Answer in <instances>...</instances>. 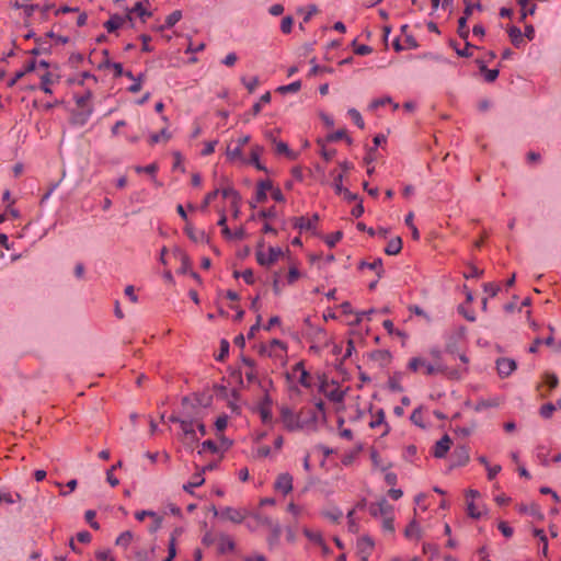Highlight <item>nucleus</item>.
<instances>
[{"label":"nucleus","mask_w":561,"mask_h":561,"mask_svg":"<svg viewBox=\"0 0 561 561\" xmlns=\"http://www.w3.org/2000/svg\"><path fill=\"white\" fill-rule=\"evenodd\" d=\"M276 348H279L282 352H286V346L285 344L279 341V340H272L271 343H270V346H262L261 348V352L262 353H266L267 355H272V353L276 350Z\"/></svg>","instance_id":"393cba45"},{"label":"nucleus","mask_w":561,"mask_h":561,"mask_svg":"<svg viewBox=\"0 0 561 561\" xmlns=\"http://www.w3.org/2000/svg\"><path fill=\"white\" fill-rule=\"evenodd\" d=\"M480 70H481L482 72H484V75H485V80H486L488 82H493V81H495V80H496V78L499 77V70H497V69H488V68L485 67V65H483L482 62H481V65H480Z\"/></svg>","instance_id":"c9c22d12"},{"label":"nucleus","mask_w":561,"mask_h":561,"mask_svg":"<svg viewBox=\"0 0 561 561\" xmlns=\"http://www.w3.org/2000/svg\"><path fill=\"white\" fill-rule=\"evenodd\" d=\"M270 102H271V93L266 92L261 96L260 101L252 106L253 115H257L262 110V105L267 104Z\"/></svg>","instance_id":"473e14b6"},{"label":"nucleus","mask_w":561,"mask_h":561,"mask_svg":"<svg viewBox=\"0 0 561 561\" xmlns=\"http://www.w3.org/2000/svg\"><path fill=\"white\" fill-rule=\"evenodd\" d=\"M318 220L319 216L317 214H314L311 218L301 216L295 219L294 226L300 230H312L314 229Z\"/></svg>","instance_id":"ddd939ff"},{"label":"nucleus","mask_w":561,"mask_h":561,"mask_svg":"<svg viewBox=\"0 0 561 561\" xmlns=\"http://www.w3.org/2000/svg\"><path fill=\"white\" fill-rule=\"evenodd\" d=\"M218 194H219V190H215V191H213V192L208 193V194L205 196V199H204V202H203V204H202V209H203V210H204V209H206V208L208 207V205L211 203V201H213L214 198H216V196H217Z\"/></svg>","instance_id":"69168bd1"},{"label":"nucleus","mask_w":561,"mask_h":561,"mask_svg":"<svg viewBox=\"0 0 561 561\" xmlns=\"http://www.w3.org/2000/svg\"><path fill=\"white\" fill-rule=\"evenodd\" d=\"M55 82L53 76L49 72H46L41 77V89L47 93H51L50 84Z\"/></svg>","instance_id":"bb28decb"},{"label":"nucleus","mask_w":561,"mask_h":561,"mask_svg":"<svg viewBox=\"0 0 561 561\" xmlns=\"http://www.w3.org/2000/svg\"><path fill=\"white\" fill-rule=\"evenodd\" d=\"M181 432L179 433V438L182 444L193 450L195 444L198 443L199 436L197 431L195 430V421L193 416H190L186 421H181Z\"/></svg>","instance_id":"f03ea898"},{"label":"nucleus","mask_w":561,"mask_h":561,"mask_svg":"<svg viewBox=\"0 0 561 561\" xmlns=\"http://www.w3.org/2000/svg\"><path fill=\"white\" fill-rule=\"evenodd\" d=\"M182 18V13L180 11H173L165 19L164 27H172L175 25Z\"/></svg>","instance_id":"e433bc0d"},{"label":"nucleus","mask_w":561,"mask_h":561,"mask_svg":"<svg viewBox=\"0 0 561 561\" xmlns=\"http://www.w3.org/2000/svg\"><path fill=\"white\" fill-rule=\"evenodd\" d=\"M279 414L280 421L287 431L296 432L305 427V422L301 421L300 415L296 414L289 407H280Z\"/></svg>","instance_id":"7ed1b4c3"},{"label":"nucleus","mask_w":561,"mask_h":561,"mask_svg":"<svg viewBox=\"0 0 561 561\" xmlns=\"http://www.w3.org/2000/svg\"><path fill=\"white\" fill-rule=\"evenodd\" d=\"M382 528L385 531L392 533L394 530L392 513L382 517Z\"/></svg>","instance_id":"09e8293b"},{"label":"nucleus","mask_w":561,"mask_h":561,"mask_svg":"<svg viewBox=\"0 0 561 561\" xmlns=\"http://www.w3.org/2000/svg\"><path fill=\"white\" fill-rule=\"evenodd\" d=\"M180 530L179 529H175L173 531V534L171 535V538H170V541H169V547H168V556L172 559L175 558L176 556V546H175V535L179 534Z\"/></svg>","instance_id":"79ce46f5"},{"label":"nucleus","mask_w":561,"mask_h":561,"mask_svg":"<svg viewBox=\"0 0 561 561\" xmlns=\"http://www.w3.org/2000/svg\"><path fill=\"white\" fill-rule=\"evenodd\" d=\"M185 232L187 237L194 242H204L207 240V236L204 230H197L188 224L185 227Z\"/></svg>","instance_id":"a211bd4d"},{"label":"nucleus","mask_w":561,"mask_h":561,"mask_svg":"<svg viewBox=\"0 0 561 561\" xmlns=\"http://www.w3.org/2000/svg\"><path fill=\"white\" fill-rule=\"evenodd\" d=\"M392 511H393V507L385 499H381L377 503H373L369 505V513L374 517L382 518V517L391 514Z\"/></svg>","instance_id":"0eeeda50"},{"label":"nucleus","mask_w":561,"mask_h":561,"mask_svg":"<svg viewBox=\"0 0 561 561\" xmlns=\"http://www.w3.org/2000/svg\"><path fill=\"white\" fill-rule=\"evenodd\" d=\"M282 535V527L279 523L273 524L270 528V536L267 537V546L272 550L274 549Z\"/></svg>","instance_id":"dca6fc26"},{"label":"nucleus","mask_w":561,"mask_h":561,"mask_svg":"<svg viewBox=\"0 0 561 561\" xmlns=\"http://www.w3.org/2000/svg\"><path fill=\"white\" fill-rule=\"evenodd\" d=\"M224 198L230 199L231 207H237V204L240 202V196L237 191L232 187H226L221 191Z\"/></svg>","instance_id":"b1692460"},{"label":"nucleus","mask_w":561,"mask_h":561,"mask_svg":"<svg viewBox=\"0 0 561 561\" xmlns=\"http://www.w3.org/2000/svg\"><path fill=\"white\" fill-rule=\"evenodd\" d=\"M300 277V272L296 266H291L288 271L287 280L289 284H294Z\"/></svg>","instance_id":"13d9d810"},{"label":"nucleus","mask_w":561,"mask_h":561,"mask_svg":"<svg viewBox=\"0 0 561 561\" xmlns=\"http://www.w3.org/2000/svg\"><path fill=\"white\" fill-rule=\"evenodd\" d=\"M369 425H370L371 428H376V427H378L380 425H383L385 426V431H383L382 435L387 434L388 433V425L385 422V412L382 410H379L374 415V419L370 421Z\"/></svg>","instance_id":"4be33fe9"},{"label":"nucleus","mask_w":561,"mask_h":561,"mask_svg":"<svg viewBox=\"0 0 561 561\" xmlns=\"http://www.w3.org/2000/svg\"><path fill=\"white\" fill-rule=\"evenodd\" d=\"M354 513H355V510H352L347 513V519H348V529L352 533H357L358 531V526L354 519Z\"/></svg>","instance_id":"052dcab7"},{"label":"nucleus","mask_w":561,"mask_h":561,"mask_svg":"<svg viewBox=\"0 0 561 561\" xmlns=\"http://www.w3.org/2000/svg\"><path fill=\"white\" fill-rule=\"evenodd\" d=\"M284 255V252L280 248H268L267 252L264 251H257L256 252V260L260 265L268 266L276 261H278L279 257Z\"/></svg>","instance_id":"20e7f679"},{"label":"nucleus","mask_w":561,"mask_h":561,"mask_svg":"<svg viewBox=\"0 0 561 561\" xmlns=\"http://www.w3.org/2000/svg\"><path fill=\"white\" fill-rule=\"evenodd\" d=\"M259 413L264 424H271L272 417V399L270 396H265L259 405Z\"/></svg>","instance_id":"1a4fd4ad"},{"label":"nucleus","mask_w":561,"mask_h":561,"mask_svg":"<svg viewBox=\"0 0 561 561\" xmlns=\"http://www.w3.org/2000/svg\"><path fill=\"white\" fill-rule=\"evenodd\" d=\"M227 424H228V417L226 415H221V416L217 417V420L215 422V426L218 432H222L227 427Z\"/></svg>","instance_id":"0e129e2a"},{"label":"nucleus","mask_w":561,"mask_h":561,"mask_svg":"<svg viewBox=\"0 0 561 561\" xmlns=\"http://www.w3.org/2000/svg\"><path fill=\"white\" fill-rule=\"evenodd\" d=\"M556 410V405L552 403H547L541 407L540 409V415L545 419H548L552 415L553 411Z\"/></svg>","instance_id":"8fccbe9b"},{"label":"nucleus","mask_w":561,"mask_h":561,"mask_svg":"<svg viewBox=\"0 0 561 561\" xmlns=\"http://www.w3.org/2000/svg\"><path fill=\"white\" fill-rule=\"evenodd\" d=\"M20 494L15 493L12 494L10 492H0V502L7 503V504H13L16 502V500H20Z\"/></svg>","instance_id":"4c0bfd02"},{"label":"nucleus","mask_w":561,"mask_h":561,"mask_svg":"<svg viewBox=\"0 0 561 561\" xmlns=\"http://www.w3.org/2000/svg\"><path fill=\"white\" fill-rule=\"evenodd\" d=\"M467 512H468V515L473 518H479L481 516V511H479L477 508V506L474 505V503L472 501H468Z\"/></svg>","instance_id":"6e6d98bb"},{"label":"nucleus","mask_w":561,"mask_h":561,"mask_svg":"<svg viewBox=\"0 0 561 561\" xmlns=\"http://www.w3.org/2000/svg\"><path fill=\"white\" fill-rule=\"evenodd\" d=\"M274 488L283 494H288L293 490V477L287 472L278 474Z\"/></svg>","instance_id":"6e6552de"},{"label":"nucleus","mask_w":561,"mask_h":561,"mask_svg":"<svg viewBox=\"0 0 561 561\" xmlns=\"http://www.w3.org/2000/svg\"><path fill=\"white\" fill-rule=\"evenodd\" d=\"M135 170L138 173L146 172V173H149V174H154L157 172V170H158V165L156 163H151V164L146 165V167H136Z\"/></svg>","instance_id":"e2e57ef3"},{"label":"nucleus","mask_w":561,"mask_h":561,"mask_svg":"<svg viewBox=\"0 0 561 561\" xmlns=\"http://www.w3.org/2000/svg\"><path fill=\"white\" fill-rule=\"evenodd\" d=\"M151 518H152V523L150 524L148 530L151 534H153L161 528L163 518L161 516H159L156 512H154V516H151Z\"/></svg>","instance_id":"a19ab883"},{"label":"nucleus","mask_w":561,"mask_h":561,"mask_svg":"<svg viewBox=\"0 0 561 561\" xmlns=\"http://www.w3.org/2000/svg\"><path fill=\"white\" fill-rule=\"evenodd\" d=\"M454 466H465L469 461V449L466 446H458L455 448L454 454Z\"/></svg>","instance_id":"2eb2a0df"},{"label":"nucleus","mask_w":561,"mask_h":561,"mask_svg":"<svg viewBox=\"0 0 561 561\" xmlns=\"http://www.w3.org/2000/svg\"><path fill=\"white\" fill-rule=\"evenodd\" d=\"M272 190V183L270 181H261L257 184L256 196L255 199L257 203H263L266 201L267 195L266 192Z\"/></svg>","instance_id":"6ab92c4d"},{"label":"nucleus","mask_w":561,"mask_h":561,"mask_svg":"<svg viewBox=\"0 0 561 561\" xmlns=\"http://www.w3.org/2000/svg\"><path fill=\"white\" fill-rule=\"evenodd\" d=\"M300 88H301V82L299 80H297L287 85L279 87L277 89V91L280 93H296L300 90Z\"/></svg>","instance_id":"2f4dec72"},{"label":"nucleus","mask_w":561,"mask_h":561,"mask_svg":"<svg viewBox=\"0 0 561 561\" xmlns=\"http://www.w3.org/2000/svg\"><path fill=\"white\" fill-rule=\"evenodd\" d=\"M323 516L329 518L333 523H337L342 518L343 513L339 508H333L331 511L324 512Z\"/></svg>","instance_id":"ea45409f"},{"label":"nucleus","mask_w":561,"mask_h":561,"mask_svg":"<svg viewBox=\"0 0 561 561\" xmlns=\"http://www.w3.org/2000/svg\"><path fill=\"white\" fill-rule=\"evenodd\" d=\"M370 457H371V460H373V463H374L375 467L380 468L383 471L389 467V465H383L382 463V461H381V459H380V457H379L377 451H375V450L371 451Z\"/></svg>","instance_id":"4d7b16f0"},{"label":"nucleus","mask_w":561,"mask_h":561,"mask_svg":"<svg viewBox=\"0 0 561 561\" xmlns=\"http://www.w3.org/2000/svg\"><path fill=\"white\" fill-rule=\"evenodd\" d=\"M529 0H519L518 4L522 8V19L524 20L528 14L533 15L536 10V4L528 5Z\"/></svg>","instance_id":"72a5a7b5"},{"label":"nucleus","mask_w":561,"mask_h":561,"mask_svg":"<svg viewBox=\"0 0 561 561\" xmlns=\"http://www.w3.org/2000/svg\"><path fill=\"white\" fill-rule=\"evenodd\" d=\"M508 35H510V38H511L513 45L518 47L523 43L522 31L518 27H516V26L510 27Z\"/></svg>","instance_id":"c85d7f7f"},{"label":"nucleus","mask_w":561,"mask_h":561,"mask_svg":"<svg viewBox=\"0 0 561 561\" xmlns=\"http://www.w3.org/2000/svg\"><path fill=\"white\" fill-rule=\"evenodd\" d=\"M137 14L144 22L147 18L151 15L149 11H147L140 2H137L135 7L131 9L130 13L127 15V19L131 21V15Z\"/></svg>","instance_id":"412c9836"},{"label":"nucleus","mask_w":561,"mask_h":561,"mask_svg":"<svg viewBox=\"0 0 561 561\" xmlns=\"http://www.w3.org/2000/svg\"><path fill=\"white\" fill-rule=\"evenodd\" d=\"M347 114L353 119L354 124L358 126L360 129L365 127L364 119L360 115V113L356 108H350Z\"/></svg>","instance_id":"f704fd0d"},{"label":"nucleus","mask_w":561,"mask_h":561,"mask_svg":"<svg viewBox=\"0 0 561 561\" xmlns=\"http://www.w3.org/2000/svg\"><path fill=\"white\" fill-rule=\"evenodd\" d=\"M392 103V99L390 96H383V98H380V99H375L374 101H371L370 105H369V108L370 110H376L380 106H383L386 104H390Z\"/></svg>","instance_id":"c03bdc74"},{"label":"nucleus","mask_w":561,"mask_h":561,"mask_svg":"<svg viewBox=\"0 0 561 561\" xmlns=\"http://www.w3.org/2000/svg\"><path fill=\"white\" fill-rule=\"evenodd\" d=\"M294 20L291 16H285L280 23V30L283 33L288 34L291 32Z\"/></svg>","instance_id":"de8ad7c7"},{"label":"nucleus","mask_w":561,"mask_h":561,"mask_svg":"<svg viewBox=\"0 0 561 561\" xmlns=\"http://www.w3.org/2000/svg\"><path fill=\"white\" fill-rule=\"evenodd\" d=\"M243 84L248 89L250 93H253L255 89L259 87V79L256 77L252 78L251 80L247 81L244 78L242 79Z\"/></svg>","instance_id":"5fc2aeb1"},{"label":"nucleus","mask_w":561,"mask_h":561,"mask_svg":"<svg viewBox=\"0 0 561 561\" xmlns=\"http://www.w3.org/2000/svg\"><path fill=\"white\" fill-rule=\"evenodd\" d=\"M451 439L448 435H444L434 446V456L436 458H443L446 456L447 451L450 449Z\"/></svg>","instance_id":"f8f14e48"},{"label":"nucleus","mask_w":561,"mask_h":561,"mask_svg":"<svg viewBox=\"0 0 561 561\" xmlns=\"http://www.w3.org/2000/svg\"><path fill=\"white\" fill-rule=\"evenodd\" d=\"M401 249H402V240L400 237H396L388 242V244L385 249V252L388 255H397L398 253H400Z\"/></svg>","instance_id":"aec40b11"},{"label":"nucleus","mask_w":561,"mask_h":561,"mask_svg":"<svg viewBox=\"0 0 561 561\" xmlns=\"http://www.w3.org/2000/svg\"><path fill=\"white\" fill-rule=\"evenodd\" d=\"M483 288H484V291L486 294H489L491 297L496 296L497 291L500 290L499 285H496L494 283H485Z\"/></svg>","instance_id":"680f3d73"},{"label":"nucleus","mask_w":561,"mask_h":561,"mask_svg":"<svg viewBox=\"0 0 561 561\" xmlns=\"http://www.w3.org/2000/svg\"><path fill=\"white\" fill-rule=\"evenodd\" d=\"M243 368H244V375L249 383H253L257 381V371L255 368L254 360L248 357H242L241 359Z\"/></svg>","instance_id":"9b49d317"},{"label":"nucleus","mask_w":561,"mask_h":561,"mask_svg":"<svg viewBox=\"0 0 561 561\" xmlns=\"http://www.w3.org/2000/svg\"><path fill=\"white\" fill-rule=\"evenodd\" d=\"M247 513L245 511L226 506L220 510V518L225 520L232 522L234 524H240L245 518Z\"/></svg>","instance_id":"423d86ee"},{"label":"nucleus","mask_w":561,"mask_h":561,"mask_svg":"<svg viewBox=\"0 0 561 561\" xmlns=\"http://www.w3.org/2000/svg\"><path fill=\"white\" fill-rule=\"evenodd\" d=\"M126 20H128L127 16L123 18L119 15H113L108 21L105 22L104 26L108 33H113L122 27Z\"/></svg>","instance_id":"f3484780"},{"label":"nucleus","mask_w":561,"mask_h":561,"mask_svg":"<svg viewBox=\"0 0 561 561\" xmlns=\"http://www.w3.org/2000/svg\"><path fill=\"white\" fill-rule=\"evenodd\" d=\"M304 535L310 540L312 541L313 543L320 546V547H324L325 548V542L322 538V535L319 533V531H313V530H310L308 528H305L304 529Z\"/></svg>","instance_id":"5701e85b"},{"label":"nucleus","mask_w":561,"mask_h":561,"mask_svg":"<svg viewBox=\"0 0 561 561\" xmlns=\"http://www.w3.org/2000/svg\"><path fill=\"white\" fill-rule=\"evenodd\" d=\"M500 405V401L497 399H492V400H480L476 407H474V410L477 412H481L488 408H492V407H499Z\"/></svg>","instance_id":"7c9ffc66"},{"label":"nucleus","mask_w":561,"mask_h":561,"mask_svg":"<svg viewBox=\"0 0 561 561\" xmlns=\"http://www.w3.org/2000/svg\"><path fill=\"white\" fill-rule=\"evenodd\" d=\"M287 511L293 514L294 517L298 518L304 514V508L294 504L289 503L287 506Z\"/></svg>","instance_id":"bf43d9fd"},{"label":"nucleus","mask_w":561,"mask_h":561,"mask_svg":"<svg viewBox=\"0 0 561 561\" xmlns=\"http://www.w3.org/2000/svg\"><path fill=\"white\" fill-rule=\"evenodd\" d=\"M374 549V541L369 536H363L357 540L356 551L358 558H363V561H368L369 556Z\"/></svg>","instance_id":"39448f33"},{"label":"nucleus","mask_w":561,"mask_h":561,"mask_svg":"<svg viewBox=\"0 0 561 561\" xmlns=\"http://www.w3.org/2000/svg\"><path fill=\"white\" fill-rule=\"evenodd\" d=\"M267 137L275 144V151L279 154H287L289 153V149H288V146L287 144H285L284 141H276L272 134H268Z\"/></svg>","instance_id":"58836bf2"},{"label":"nucleus","mask_w":561,"mask_h":561,"mask_svg":"<svg viewBox=\"0 0 561 561\" xmlns=\"http://www.w3.org/2000/svg\"><path fill=\"white\" fill-rule=\"evenodd\" d=\"M458 33L461 37L467 38L469 31L467 27V18L461 16L458 21Z\"/></svg>","instance_id":"49530a36"},{"label":"nucleus","mask_w":561,"mask_h":561,"mask_svg":"<svg viewBox=\"0 0 561 561\" xmlns=\"http://www.w3.org/2000/svg\"><path fill=\"white\" fill-rule=\"evenodd\" d=\"M205 479L203 477V473L199 472V473H196L192 477L191 481L185 484L183 488L185 491L187 492H192V489L193 488H197L199 485H202L204 483Z\"/></svg>","instance_id":"a878e982"},{"label":"nucleus","mask_w":561,"mask_h":561,"mask_svg":"<svg viewBox=\"0 0 561 561\" xmlns=\"http://www.w3.org/2000/svg\"><path fill=\"white\" fill-rule=\"evenodd\" d=\"M262 151V148L260 147H254L252 149V152H251V162L259 169V170H264V167L260 163L259 161V156Z\"/></svg>","instance_id":"a18cd8bd"},{"label":"nucleus","mask_w":561,"mask_h":561,"mask_svg":"<svg viewBox=\"0 0 561 561\" xmlns=\"http://www.w3.org/2000/svg\"><path fill=\"white\" fill-rule=\"evenodd\" d=\"M170 138V133L164 128L160 133L152 134L149 138V142L150 145H156L160 141H168Z\"/></svg>","instance_id":"cd10ccee"},{"label":"nucleus","mask_w":561,"mask_h":561,"mask_svg":"<svg viewBox=\"0 0 561 561\" xmlns=\"http://www.w3.org/2000/svg\"><path fill=\"white\" fill-rule=\"evenodd\" d=\"M341 238H342V232L336 231V232L332 233L331 236H328L325 239V242L330 248H333L341 240Z\"/></svg>","instance_id":"864d4df0"},{"label":"nucleus","mask_w":561,"mask_h":561,"mask_svg":"<svg viewBox=\"0 0 561 561\" xmlns=\"http://www.w3.org/2000/svg\"><path fill=\"white\" fill-rule=\"evenodd\" d=\"M220 546H221L222 550H225V549L233 550L234 549L233 540L230 537L225 536V535H222L220 537Z\"/></svg>","instance_id":"3c124183"},{"label":"nucleus","mask_w":561,"mask_h":561,"mask_svg":"<svg viewBox=\"0 0 561 561\" xmlns=\"http://www.w3.org/2000/svg\"><path fill=\"white\" fill-rule=\"evenodd\" d=\"M133 537H134L133 533L129 530H126L117 537L116 545L119 547H123V548H127L128 545L131 542Z\"/></svg>","instance_id":"c756f323"},{"label":"nucleus","mask_w":561,"mask_h":561,"mask_svg":"<svg viewBox=\"0 0 561 561\" xmlns=\"http://www.w3.org/2000/svg\"><path fill=\"white\" fill-rule=\"evenodd\" d=\"M515 360L511 358H500L496 362V369L502 378L508 377L516 369Z\"/></svg>","instance_id":"9d476101"},{"label":"nucleus","mask_w":561,"mask_h":561,"mask_svg":"<svg viewBox=\"0 0 561 561\" xmlns=\"http://www.w3.org/2000/svg\"><path fill=\"white\" fill-rule=\"evenodd\" d=\"M249 141H250V136H248V135L238 138L237 146L234 148L229 147L227 150V156L229 157V159L237 160V159L241 158L242 147L244 145H247Z\"/></svg>","instance_id":"4468645a"},{"label":"nucleus","mask_w":561,"mask_h":561,"mask_svg":"<svg viewBox=\"0 0 561 561\" xmlns=\"http://www.w3.org/2000/svg\"><path fill=\"white\" fill-rule=\"evenodd\" d=\"M237 60L238 56L234 53H230L222 59V64L227 67H232L236 65Z\"/></svg>","instance_id":"338daca9"},{"label":"nucleus","mask_w":561,"mask_h":561,"mask_svg":"<svg viewBox=\"0 0 561 561\" xmlns=\"http://www.w3.org/2000/svg\"><path fill=\"white\" fill-rule=\"evenodd\" d=\"M408 368L412 371H419L423 369V373L428 376H433L436 374H443L447 378L451 380H460L466 373V368L463 369H450L446 365H444L440 360H436L435 363H430L426 358L417 356L412 357L408 363Z\"/></svg>","instance_id":"f257e3e1"},{"label":"nucleus","mask_w":561,"mask_h":561,"mask_svg":"<svg viewBox=\"0 0 561 561\" xmlns=\"http://www.w3.org/2000/svg\"><path fill=\"white\" fill-rule=\"evenodd\" d=\"M344 137H346V131L344 129H341L333 134H330L327 137V139H328V141H339V140L343 139Z\"/></svg>","instance_id":"774afa93"},{"label":"nucleus","mask_w":561,"mask_h":561,"mask_svg":"<svg viewBox=\"0 0 561 561\" xmlns=\"http://www.w3.org/2000/svg\"><path fill=\"white\" fill-rule=\"evenodd\" d=\"M297 369L300 370L299 382L305 387H310L309 374L304 368H301L300 365H297Z\"/></svg>","instance_id":"603ef678"},{"label":"nucleus","mask_w":561,"mask_h":561,"mask_svg":"<svg viewBox=\"0 0 561 561\" xmlns=\"http://www.w3.org/2000/svg\"><path fill=\"white\" fill-rule=\"evenodd\" d=\"M205 450H209V451L216 454V453L220 451V447L215 442L208 439L202 444V450H199V454H202Z\"/></svg>","instance_id":"37998d69"}]
</instances>
